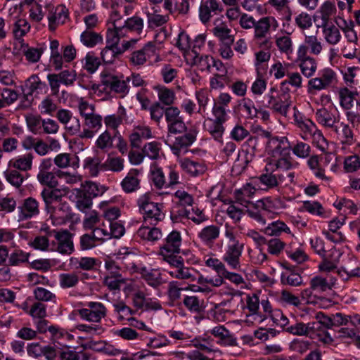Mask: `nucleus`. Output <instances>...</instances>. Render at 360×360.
<instances>
[{"label": "nucleus", "mask_w": 360, "mask_h": 360, "mask_svg": "<svg viewBox=\"0 0 360 360\" xmlns=\"http://www.w3.org/2000/svg\"><path fill=\"white\" fill-rule=\"evenodd\" d=\"M86 307L78 309V314L82 319L94 323H100L106 316L107 309L103 304L98 302H89Z\"/></svg>", "instance_id": "8"}, {"label": "nucleus", "mask_w": 360, "mask_h": 360, "mask_svg": "<svg viewBox=\"0 0 360 360\" xmlns=\"http://www.w3.org/2000/svg\"><path fill=\"white\" fill-rule=\"evenodd\" d=\"M335 12L336 8L334 3L330 1H325L319 8L321 24L330 23V18Z\"/></svg>", "instance_id": "55"}, {"label": "nucleus", "mask_w": 360, "mask_h": 360, "mask_svg": "<svg viewBox=\"0 0 360 360\" xmlns=\"http://www.w3.org/2000/svg\"><path fill=\"white\" fill-rule=\"evenodd\" d=\"M99 244L91 232L83 234L79 238V247L83 251L91 250Z\"/></svg>", "instance_id": "60"}, {"label": "nucleus", "mask_w": 360, "mask_h": 360, "mask_svg": "<svg viewBox=\"0 0 360 360\" xmlns=\"http://www.w3.org/2000/svg\"><path fill=\"white\" fill-rule=\"evenodd\" d=\"M103 163L98 157H87L84 160V167L91 176H97L101 170H103Z\"/></svg>", "instance_id": "54"}, {"label": "nucleus", "mask_w": 360, "mask_h": 360, "mask_svg": "<svg viewBox=\"0 0 360 360\" xmlns=\"http://www.w3.org/2000/svg\"><path fill=\"white\" fill-rule=\"evenodd\" d=\"M19 221H25L39 214V202L33 197H28L24 199L18 207Z\"/></svg>", "instance_id": "19"}, {"label": "nucleus", "mask_w": 360, "mask_h": 360, "mask_svg": "<svg viewBox=\"0 0 360 360\" xmlns=\"http://www.w3.org/2000/svg\"><path fill=\"white\" fill-rule=\"evenodd\" d=\"M313 328H314V325L311 324V323L306 324L303 322H295L285 328V330L293 335H304L314 338L315 335Z\"/></svg>", "instance_id": "35"}, {"label": "nucleus", "mask_w": 360, "mask_h": 360, "mask_svg": "<svg viewBox=\"0 0 360 360\" xmlns=\"http://www.w3.org/2000/svg\"><path fill=\"white\" fill-rule=\"evenodd\" d=\"M214 24V27L212 29V33L220 40L221 43L233 44L234 37L231 34V30L226 24L221 22L219 19H217Z\"/></svg>", "instance_id": "33"}, {"label": "nucleus", "mask_w": 360, "mask_h": 360, "mask_svg": "<svg viewBox=\"0 0 360 360\" xmlns=\"http://www.w3.org/2000/svg\"><path fill=\"white\" fill-rule=\"evenodd\" d=\"M74 213L68 202L63 199L53 208V217L58 224H66L73 219Z\"/></svg>", "instance_id": "27"}, {"label": "nucleus", "mask_w": 360, "mask_h": 360, "mask_svg": "<svg viewBox=\"0 0 360 360\" xmlns=\"http://www.w3.org/2000/svg\"><path fill=\"white\" fill-rule=\"evenodd\" d=\"M137 42V39H131L124 41L122 47L115 46L109 47L106 46L101 51V58L105 63H112L116 58L122 55L125 51L134 46Z\"/></svg>", "instance_id": "21"}, {"label": "nucleus", "mask_w": 360, "mask_h": 360, "mask_svg": "<svg viewBox=\"0 0 360 360\" xmlns=\"http://www.w3.org/2000/svg\"><path fill=\"white\" fill-rule=\"evenodd\" d=\"M103 117L94 113V108H91V114L86 115L84 118L83 129L80 134L82 139H91L102 127Z\"/></svg>", "instance_id": "9"}, {"label": "nucleus", "mask_w": 360, "mask_h": 360, "mask_svg": "<svg viewBox=\"0 0 360 360\" xmlns=\"http://www.w3.org/2000/svg\"><path fill=\"white\" fill-rule=\"evenodd\" d=\"M337 82V75L335 71L330 68H326L319 70L317 77L309 80L308 88L309 91H321L335 85Z\"/></svg>", "instance_id": "5"}, {"label": "nucleus", "mask_w": 360, "mask_h": 360, "mask_svg": "<svg viewBox=\"0 0 360 360\" xmlns=\"http://www.w3.org/2000/svg\"><path fill=\"white\" fill-rule=\"evenodd\" d=\"M290 233V228L281 221H273L264 229V233L269 236H279L282 233Z\"/></svg>", "instance_id": "45"}, {"label": "nucleus", "mask_w": 360, "mask_h": 360, "mask_svg": "<svg viewBox=\"0 0 360 360\" xmlns=\"http://www.w3.org/2000/svg\"><path fill=\"white\" fill-rule=\"evenodd\" d=\"M316 319L317 321L311 323L314 325L313 331L315 337H317L318 340L324 344H330L333 339L326 329L333 328L332 316H328L322 312H319L316 315Z\"/></svg>", "instance_id": "7"}, {"label": "nucleus", "mask_w": 360, "mask_h": 360, "mask_svg": "<svg viewBox=\"0 0 360 360\" xmlns=\"http://www.w3.org/2000/svg\"><path fill=\"white\" fill-rule=\"evenodd\" d=\"M143 20L139 16L134 15L131 18H128L124 21V24L120 27V32L122 30L125 32V35L127 32L141 34L143 32Z\"/></svg>", "instance_id": "38"}, {"label": "nucleus", "mask_w": 360, "mask_h": 360, "mask_svg": "<svg viewBox=\"0 0 360 360\" xmlns=\"http://www.w3.org/2000/svg\"><path fill=\"white\" fill-rule=\"evenodd\" d=\"M290 150L297 158H306L310 155L311 147L306 143L297 141L295 143L291 144Z\"/></svg>", "instance_id": "59"}, {"label": "nucleus", "mask_w": 360, "mask_h": 360, "mask_svg": "<svg viewBox=\"0 0 360 360\" xmlns=\"http://www.w3.org/2000/svg\"><path fill=\"white\" fill-rule=\"evenodd\" d=\"M80 39L84 46L94 47L96 44L102 42L103 37L101 34L95 32L86 30L81 34Z\"/></svg>", "instance_id": "49"}, {"label": "nucleus", "mask_w": 360, "mask_h": 360, "mask_svg": "<svg viewBox=\"0 0 360 360\" xmlns=\"http://www.w3.org/2000/svg\"><path fill=\"white\" fill-rule=\"evenodd\" d=\"M124 160L120 157H108L103 163V171L120 172L124 169Z\"/></svg>", "instance_id": "52"}, {"label": "nucleus", "mask_w": 360, "mask_h": 360, "mask_svg": "<svg viewBox=\"0 0 360 360\" xmlns=\"http://www.w3.org/2000/svg\"><path fill=\"white\" fill-rule=\"evenodd\" d=\"M291 148V144L285 136H274L269 139L266 145V150L272 158L280 156H288Z\"/></svg>", "instance_id": "15"}, {"label": "nucleus", "mask_w": 360, "mask_h": 360, "mask_svg": "<svg viewBox=\"0 0 360 360\" xmlns=\"http://www.w3.org/2000/svg\"><path fill=\"white\" fill-rule=\"evenodd\" d=\"M54 237L57 240V251L63 255H70L74 251L72 234L68 230L56 232Z\"/></svg>", "instance_id": "24"}, {"label": "nucleus", "mask_w": 360, "mask_h": 360, "mask_svg": "<svg viewBox=\"0 0 360 360\" xmlns=\"http://www.w3.org/2000/svg\"><path fill=\"white\" fill-rule=\"evenodd\" d=\"M295 62L302 74L307 78H311L316 72L318 65L316 60L306 54V49L304 47L297 49Z\"/></svg>", "instance_id": "12"}, {"label": "nucleus", "mask_w": 360, "mask_h": 360, "mask_svg": "<svg viewBox=\"0 0 360 360\" xmlns=\"http://www.w3.org/2000/svg\"><path fill=\"white\" fill-rule=\"evenodd\" d=\"M30 255L29 252H25L20 249H15L8 255L7 266H19L22 263L27 262Z\"/></svg>", "instance_id": "51"}, {"label": "nucleus", "mask_w": 360, "mask_h": 360, "mask_svg": "<svg viewBox=\"0 0 360 360\" xmlns=\"http://www.w3.org/2000/svg\"><path fill=\"white\" fill-rule=\"evenodd\" d=\"M244 249V243L226 245L222 259L233 270L240 269V257Z\"/></svg>", "instance_id": "16"}, {"label": "nucleus", "mask_w": 360, "mask_h": 360, "mask_svg": "<svg viewBox=\"0 0 360 360\" xmlns=\"http://www.w3.org/2000/svg\"><path fill=\"white\" fill-rule=\"evenodd\" d=\"M34 155L32 153H27L22 155H18L11 159L8 166L11 167L23 173L31 170L32 167Z\"/></svg>", "instance_id": "29"}, {"label": "nucleus", "mask_w": 360, "mask_h": 360, "mask_svg": "<svg viewBox=\"0 0 360 360\" xmlns=\"http://www.w3.org/2000/svg\"><path fill=\"white\" fill-rule=\"evenodd\" d=\"M155 42L149 41L141 49L134 51L129 56V62L134 66H142L153 56L158 55Z\"/></svg>", "instance_id": "13"}, {"label": "nucleus", "mask_w": 360, "mask_h": 360, "mask_svg": "<svg viewBox=\"0 0 360 360\" xmlns=\"http://www.w3.org/2000/svg\"><path fill=\"white\" fill-rule=\"evenodd\" d=\"M69 18L68 9L63 4L53 8L49 13V28L51 31L56 30L58 26L63 25Z\"/></svg>", "instance_id": "20"}, {"label": "nucleus", "mask_w": 360, "mask_h": 360, "mask_svg": "<svg viewBox=\"0 0 360 360\" xmlns=\"http://www.w3.org/2000/svg\"><path fill=\"white\" fill-rule=\"evenodd\" d=\"M266 165L272 167V169L276 172H280L281 170L284 172L292 168V163L288 156H280L276 158H272Z\"/></svg>", "instance_id": "43"}, {"label": "nucleus", "mask_w": 360, "mask_h": 360, "mask_svg": "<svg viewBox=\"0 0 360 360\" xmlns=\"http://www.w3.org/2000/svg\"><path fill=\"white\" fill-rule=\"evenodd\" d=\"M185 307L191 313L200 314L204 310V302L198 297L186 295L183 300Z\"/></svg>", "instance_id": "44"}, {"label": "nucleus", "mask_w": 360, "mask_h": 360, "mask_svg": "<svg viewBox=\"0 0 360 360\" xmlns=\"http://www.w3.org/2000/svg\"><path fill=\"white\" fill-rule=\"evenodd\" d=\"M195 98L198 104L197 112L203 117L207 115V107L210 102V95L208 91L205 89H201L195 92Z\"/></svg>", "instance_id": "50"}, {"label": "nucleus", "mask_w": 360, "mask_h": 360, "mask_svg": "<svg viewBox=\"0 0 360 360\" xmlns=\"http://www.w3.org/2000/svg\"><path fill=\"white\" fill-rule=\"evenodd\" d=\"M179 162L181 169L191 176H199L205 171V165L200 161L185 158L181 159Z\"/></svg>", "instance_id": "32"}, {"label": "nucleus", "mask_w": 360, "mask_h": 360, "mask_svg": "<svg viewBox=\"0 0 360 360\" xmlns=\"http://www.w3.org/2000/svg\"><path fill=\"white\" fill-rule=\"evenodd\" d=\"M125 117L126 110L122 105H120L117 113L105 116L103 122L108 128L115 130L122 124Z\"/></svg>", "instance_id": "42"}, {"label": "nucleus", "mask_w": 360, "mask_h": 360, "mask_svg": "<svg viewBox=\"0 0 360 360\" xmlns=\"http://www.w3.org/2000/svg\"><path fill=\"white\" fill-rule=\"evenodd\" d=\"M137 205L146 223L156 225L165 218L162 211V205L151 202L149 193L141 195L137 200Z\"/></svg>", "instance_id": "1"}, {"label": "nucleus", "mask_w": 360, "mask_h": 360, "mask_svg": "<svg viewBox=\"0 0 360 360\" xmlns=\"http://www.w3.org/2000/svg\"><path fill=\"white\" fill-rule=\"evenodd\" d=\"M277 210L276 202L271 198H264L256 201L252 209L248 210V215L257 222L265 224L266 218L271 219Z\"/></svg>", "instance_id": "3"}, {"label": "nucleus", "mask_w": 360, "mask_h": 360, "mask_svg": "<svg viewBox=\"0 0 360 360\" xmlns=\"http://www.w3.org/2000/svg\"><path fill=\"white\" fill-rule=\"evenodd\" d=\"M139 172L136 169H131L121 181L122 189L126 193L137 191L140 187L141 180L139 179Z\"/></svg>", "instance_id": "28"}, {"label": "nucleus", "mask_w": 360, "mask_h": 360, "mask_svg": "<svg viewBox=\"0 0 360 360\" xmlns=\"http://www.w3.org/2000/svg\"><path fill=\"white\" fill-rule=\"evenodd\" d=\"M40 195L44 202L46 210L48 212L52 208V204L60 202L63 196L60 190L49 187L44 188L41 191Z\"/></svg>", "instance_id": "36"}, {"label": "nucleus", "mask_w": 360, "mask_h": 360, "mask_svg": "<svg viewBox=\"0 0 360 360\" xmlns=\"http://www.w3.org/2000/svg\"><path fill=\"white\" fill-rule=\"evenodd\" d=\"M278 27V24L274 17L266 16L259 18L254 27V39L260 46L270 48L271 41L268 35L271 28L276 30Z\"/></svg>", "instance_id": "2"}, {"label": "nucleus", "mask_w": 360, "mask_h": 360, "mask_svg": "<svg viewBox=\"0 0 360 360\" xmlns=\"http://www.w3.org/2000/svg\"><path fill=\"white\" fill-rule=\"evenodd\" d=\"M37 179L41 185L49 188H56L58 185L56 174L52 171L38 172Z\"/></svg>", "instance_id": "53"}, {"label": "nucleus", "mask_w": 360, "mask_h": 360, "mask_svg": "<svg viewBox=\"0 0 360 360\" xmlns=\"http://www.w3.org/2000/svg\"><path fill=\"white\" fill-rule=\"evenodd\" d=\"M4 174L6 181L16 188H20L24 181L27 178V173H23L9 166H8V169L4 172Z\"/></svg>", "instance_id": "39"}, {"label": "nucleus", "mask_w": 360, "mask_h": 360, "mask_svg": "<svg viewBox=\"0 0 360 360\" xmlns=\"http://www.w3.org/2000/svg\"><path fill=\"white\" fill-rule=\"evenodd\" d=\"M340 103L342 108L349 110L353 106L354 95L357 92L350 91L347 87L340 88L339 90Z\"/></svg>", "instance_id": "48"}, {"label": "nucleus", "mask_w": 360, "mask_h": 360, "mask_svg": "<svg viewBox=\"0 0 360 360\" xmlns=\"http://www.w3.org/2000/svg\"><path fill=\"white\" fill-rule=\"evenodd\" d=\"M152 136L151 129L148 126H137L129 136L130 145L132 148H139L143 140Z\"/></svg>", "instance_id": "30"}, {"label": "nucleus", "mask_w": 360, "mask_h": 360, "mask_svg": "<svg viewBox=\"0 0 360 360\" xmlns=\"http://www.w3.org/2000/svg\"><path fill=\"white\" fill-rule=\"evenodd\" d=\"M261 184L266 186L265 189H272L281 186L285 181L284 174L276 172L272 167L266 165L264 173L258 177Z\"/></svg>", "instance_id": "17"}, {"label": "nucleus", "mask_w": 360, "mask_h": 360, "mask_svg": "<svg viewBox=\"0 0 360 360\" xmlns=\"http://www.w3.org/2000/svg\"><path fill=\"white\" fill-rule=\"evenodd\" d=\"M114 312L118 315L120 321L128 320L129 316L134 314V311L127 306L123 301H119L112 304Z\"/></svg>", "instance_id": "56"}, {"label": "nucleus", "mask_w": 360, "mask_h": 360, "mask_svg": "<svg viewBox=\"0 0 360 360\" xmlns=\"http://www.w3.org/2000/svg\"><path fill=\"white\" fill-rule=\"evenodd\" d=\"M184 133V134L176 137L172 144L169 145L172 153L176 156H180L184 150L196 141L198 130L195 127H192Z\"/></svg>", "instance_id": "14"}, {"label": "nucleus", "mask_w": 360, "mask_h": 360, "mask_svg": "<svg viewBox=\"0 0 360 360\" xmlns=\"http://www.w3.org/2000/svg\"><path fill=\"white\" fill-rule=\"evenodd\" d=\"M232 101V96L229 93L221 92L213 100L212 114L228 117V106Z\"/></svg>", "instance_id": "31"}, {"label": "nucleus", "mask_w": 360, "mask_h": 360, "mask_svg": "<svg viewBox=\"0 0 360 360\" xmlns=\"http://www.w3.org/2000/svg\"><path fill=\"white\" fill-rule=\"evenodd\" d=\"M281 282L283 285L296 287L302 285L303 279L298 273L290 269H286L281 274Z\"/></svg>", "instance_id": "46"}, {"label": "nucleus", "mask_w": 360, "mask_h": 360, "mask_svg": "<svg viewBox=\"0 0 360 360\" xmlns=\"http://www.w3.org/2000/svg\"><path fill=\"white\" fill-rule=\"evenodd\" d=\"M213 62L214 58L208 55L200 56L197 54L193 58V63L202 71L207 70L210 72Z\"/></svg>", "instance_id": "63"}, {"label": "nucleus", "mask_w": 360, "mask_h": 360, "mask_svg": "<svg viewBox=\"0 0 360 360\" xmlns=\"http://www.w3.org/2000/svg\"><path fill=\"white\" fill-rule=\"evenodd\" d=\"M220 229L216 225L204 227L198 233V238L206 245H211L219 237Z\"/></svg>", "instance_id": "37"}, {"label": "nucleus", "mask_w": 360, "mask_h": 360, "mask_svg": "<svg viewBox=\"0 0 360 360\" xmlns=\"http://www.w3.org/2000/svg\"><path fill=\"white\" fill-rule=\"evenodd\" d=\"M322 32L325 41L330 45L338 44L342 38L340 30L333 23L321 24Z\"/></svg>", "instance_id": "34"}, {"label": "nucleus", "mask_w": 360, "mask_h": 360, "mask_svg": "<svg viewBox=\"0 0 360 360\" xmlns=\"http://www.w3.org/2000/svg\"><path fill=\"white\" fill-rule=\"evenodd\" d=\"M316 121L323 126L333 129L339 122L340 115L336 109L322 108L316 112Z\"/></svg>", "instance_id": "22"}, {"label": "nucleus", "mask_w": 360, "mask_h": 360, "mask_svg": "<svg viewBox=\"0 0 360 360\" xmlns=\"http://www.w3.org/2000/svg\"><path fill=\"white\" fill-rule=\"evenodd\" d=\"M101 82L105 89L119 95V97H125L129 91V79L118 77L112 74L102 75Z\"/></svg>", "instance_id": "6"}, {"label": "nucleus", "mask_w": 360, "mask_h": 360, "mask_svg": "<svg viewBox=\"0 0 360 360\" xmlns=\"http://www.w3.org/2000/svg\"><path fill=\"white\" fill-rule=\"evenodd\" d=\"M120 31V27H113L112 30H108L107 32L106 40L107 46L109 47L119 46L118 44L120 37L125 36V32Z\"/></svg>", "instance_id": "62"}, {"label": "nucleus", "mask_w": 360, "mask_h": 360, "mask_svg": "<svg viewBox=\"0 0 360 360\" xmlns=\"http://www.w3.org/2000/svg\"><path fill=\"white\" fill-rule=\"evenodd\" d=\"M79 158L70 153H60L53 159L54 164L60 169L71 167L74 169L79 167Z\"/></svg>", "instance_id": "40"}, {"label": "nucleus", "mask_w": 360, "mask_h": 360, "mask_svg": "<svg viewBox=\"0 0 360 360\" xmlns=\"http://www.w3.org/2000/svg\"><path fill=\"white\" fill-rule=\"evenodd\" d=\"M304 47L306 49V54L308 51L313 54L319 55L323 49L322 43L318 39L316 35H305L304 44L299 46L298 48Z\"/></svg>", "instance_id": "41"}, {"label": "nucleus", "mask_w": 360, "mask_h": 360, "mask_svg": "<svg viewBox=\"0 0 360 360\" xmlns=\"http://www.w3.org/2000/svg\"><path fill=\"white\" fill-rule=\"evenodd\" d=\"M182 245V236L180 231L173 230L167 233L160 245L159 255L179 254Z\"/></svg>", "instance_id": "11"}, {"label": "nucleus", "mask_w": 360, "mask_h": 360, "mask_svg": "<svg viewBox=\"0 0 360 360\" xmlns=\"http://www.w3.org/2000/svg\"><path fill=\"white\" fill-rule=\"evenodd\" d=\"M161 150V145L159 142H149L142 148L143 153L145 156L150 160H157L159 158V153Z\"/></svg>", "instance_id": "58"}, {"label": "nucleus", "mask_w": 360, "mask_h": 360, "mask_svg": "<svg viewBox=\"0 0 360 360\" xmlns=\"http://www.w3.org/2000/svg\"><path fill=\"white\" fill-rule=\"evenodd\" d=\"M30 30V25L25 19H19L15 24L13 30L15 38L20 39Z\"/></svg>", "instance_id": "64"}, {"label": "nucleus", "mask_w": 360, "mask_h": 360, "mask_svg": "<svg viewBox=\"0 0 360 360\" xmlns=\"http://www.w3.org/2000/svg\"><path fill=\"white\" fill-rule=\"evenodd\" d=\"M98 260L91 257H71L69 259L70 267L77 271H90L96 269Z\"/></svg>", "instance_id": "25"}, {"label": "nucleus", "mask_w": 360, "mask_h": 360, "mask_svg": "<svg viewBox=\"0 0 360 360\" xmlns=\"http://www.w3.org/2000/svg\"><path fill=\"white\" fill-rule=\"evenodd\" d=\"M295 120L297 127L304 133V139H307L308 135H311L316 129V124L309 119L303 120L302 117L298 118L295 114Z\"/></svg>", "instance_id": "61"}, {"label": "nucleus", "mask_w": 360, "mask_h": 360, "mask_svg": "<svg viewBox=\"0 0 360 360\" xmlns=\"http://www.w3.org/2000/svg\"><path fill=\"white\" fill-rule=\"evenodd\" d=\"M223 11V6L217 0H202L199 8V18L203 24L219 15Z\"/></svg>", "instance_id": "18"}, {"label": "nucleus", "mask_w": 360, "mask_h": 360, "mask_svg": "<svg viewBox=\"0 0 360 360\" xmlns=\"http://www.w3.org/2000/svg\"><path fill=\"white\" fill-rule=\"evenodd\" d=\"M105 192V188L92 181H86L83 186L82 193L91 198L102 195Z\"/></svg>", "instance_id": "57"}, {"label": "nucleus", "mask_w": 360, "mask_h": 360, "mask_svg": "<svg viewBox=\"0 0 360 360\" xmlns=\"http://www.w3.org/2000/svg\"><path fill=\"white\" fill-rule=\"evenodd\" d=\"M46 86V84L42 82L37 75H32L25 82L23 89L25 101L26 106H30L32 99L30 98L33 94L38 90H42Z\"/></svg>", "instance_id": "26"}, {"label": "nucleus", "mask_w": 360, "mask_h": 360, "mask_svg": "<svg viewBox=\"0 0 360 360\" xmlns=\"http://www.w3.org/2000/svg\"><path fill=\"white\" fill-rule=\"evenodd\" d=\"M342 144V148L345 150L352 146L355 141V136L352 128L344 122H340L333 129Z\"/></svg>", "instance_id": "23"}, {"label": "nucleus", "mask_w": 360, "mask_h": 360, "mask_svg": "<svg viewBox=\"0 0 360 360\" xmlns=\"http://www.w3.org/2000/svg\"><path fill=\"white\" fill-rule=\"evenodd\" d=\"M259 103H261L262 107L270 108L276 113L286 117L291 105V101L288 94H283L276 97L269 93L259 101Z\"/></svg>", "instance_id": "4"}, {"label": "nucleus", "mask_w": 360, "mask_h": 360, "mask_svg": "<svg viewBox=\"0 0 360 360\" xmlns=\"http://www.w3.org/2000/svg\"><path fill=\"white\" fill-rule=\"evenodd\" d=\"M58 281L61 288L68 289L77 286L79 278L75 272L63 273L59 274Z\"/></svg>", "instance_id": "47"}, {"label": "nucleus", "mask_w": 360, "mask_h": 360, "mask_svg": "<svg viewBox=\"0 0 360 360\" xmlns=\"http://www.w3.org/2000/svg\"><path fill=\"white\" fill-rule=\"evenodd\" d=\"M213 118L207 117L203 122V127L212 137L217 141L221 142L225 131L224 124L227 121L228 117L218 114H212Z\"/></svg>", "instance_id": "10"}]
</instances>
